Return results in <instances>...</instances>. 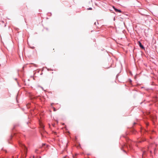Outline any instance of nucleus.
Returning a JSON list of instances; mask_svg holds the SVG:
<instances>
[{
  "instance_id": "f257e3e1",
  "label": "nucleus",
  "mask_w": 158,
  "mask_h": 158,
  "mask_svg": "<svg viewBox=\"0 0 158 158\" xmlns=\"http://www.w3.org/2000/svg\"><path fill=\"white\" fill-rule=\"evenodd\" d=\"M19 145L20 146H21L23 149H24V151H26L27 150V148L24 144L22 143H20Z\"/></svg>"
},
{
  "instance_id": "f03ea898",
  "label": "nucleus",
  "mask_w": 158,
  "mask_h": 158,
  "mask_svg": "<svg viewBox=\"0 0 158 158\" xmlns=\"http://www.w3.org/2000/svg\"><path fill=\"white\" fill-rule=\"evenodd\" d=\"M114 10L117 12L121 13L122 12L120 10L118 9H114Z\"/></svg>"
},
{
  "instance_id": "7ed1b4c3",
  "label": "nucleus",
  "mask_w": 158,
  "mask_h": 158,
  "mask_svg": "<svg viewBox=\"0 0 158 158\" xmlns=\"http://www.w3.org/2000/svg\"><path fill=\"white\" fill-rule=\"evenodd\" d=\"M139 45L140 47L144 49V47L141 44V43L139 42Z\"/></svg>"
},
{
  "instance_id": "20e7f679",
  "label": "nucleus",
  "mask_w": 158,
  "mask_h": 158,
  "mask_svg": "<svg viewBox=\"0 0 158 158\" xmlns=\"http://www.w3.org/2000/svg\"><path fill=\"white\" fill-rule=\"evenodd\" d=\"M38 151V149H35V152L36 153H37Z\"/></svg>"
},
{
  "instance_id": "39448f33",
  "label": "nucleus",
  "mask_w": 158,
  "mask_h": 158,
  "mask_svg": "<svg viewBox=\"0 0 158 158\" xmlns=\"http://www.w3.org/2000/svg\"><path fill=\"white\" fill-rule=\"evenodd\" d=\"M88 10H92V8H91V7L89 8L88 9Z\"/></svg>"
},
{
  "instance_id": "423d86ee",
  "label": "nucleus",
  "mask_w": 158,
  "mask_h": 158,
  "mask_svg": "<svg viewBox=\"0 0 158 158\" xmlns=\"http://www.w3.org/2000/svg\"><path fill=\"white\" fill-rule=\"evenodd\" d=\"M53 109H54V111H56V108H54V107Z\"/></svg>"
},
{
  "instance_id": "0eeeda50",
  "label": "nucleus",
  "mask_w": 158,
  "mask_h": 158,
  "mask_svg": "<svg viewBox=\"0 0 158 158\" xmlns=\"http://www.w3.org/2000/svg\"><path fill=\"white\" fill-rule=\"evenodd\" d=\"M45 145V143H43L42 144V146H44V145Z\"/></svg>"
},
{
  "instance_id": "6e6552de",
  "label": "nucleus",
  "mask_w": 158,
  "mask_h": 158,
  "mask_svg": "<svg viewBox=\"0 0 158 158\" xmlns=\"http://www.w3.org/2000/svg\"><path fill=\"white\" fill-rule=\"evenodd\" d=\"M113 8L114 9H114H116L114 6H113Z\"/></svg>"
},
{
  "instance_id": "1a4fd4ad",
  "label": "nucleus",
  "mask_w": 158,
  "mask_h": 158,
  "mask_svg": "<svg viewBox=\"0 0 158 158\" xmlns=\"http://www.w3.org/2000/svg\"><path fill=\"white\" fill-rule=\"evenodd\" d=\"M16 101L17 102H18V99H16Z\"/></svg>"
},
{
  "instance_id": "9d476101",
  "label": "nucleus",
  "mask_w": 158,
  "mask_h": 158,
  "mask_svg": "<svg viewBox=\"0 0 158 158\" xmlns=\"http://www.w3.org/2000/svg\"><path fill=\"white\" fill-rule=\"evenodd\" d=\"M136 124V123H134V124Z\"/></svg>"
},
{
  "instance_id": "9b49d317",
  "label": "nucleus",
  "mask_w": 158,
  "mask_h": 158,
  "mask_svg": "<svg viewBox=\"0 0 158 158\" xmlns=\"http://www.w3.org/2000/svg\"><path fill=\"white\" fill-rule=\"evenodd\" d=\"M123 151L126 152L124 150H123Z\"/></svg>"
}]
</instances>
